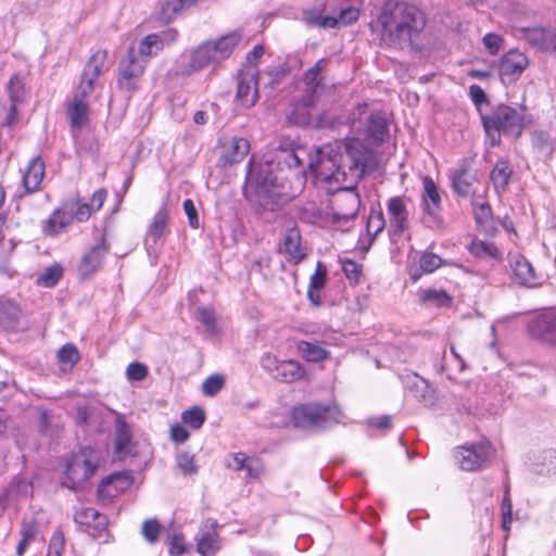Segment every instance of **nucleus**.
Returning a JSON list of instances; mask_svg holds the SVG:
<instances>
[{
  "mask_svg": "<svg viewBox=\"0 0 556 556\" xmlns=\"http://www.w3.org/2000/svg\"><path fill=\"white\" fill-rule=\"evenodd\" d=\"M371 152L356 138L327 144L309 157L308 169L318 181L336 190L331 201L334 223L356 217L361 200L354 187L365 173Z\"/></svg>",
  "mask_w": 556,
  "mask_h": 556,
  "instance_id": "1",
  "label": "nucleus"
},
{
  "mask_svg": "<svg viewBox=\"0 0 556 556\" xmlns=\"http://www.w3.org/2000/svg\"><path fill=\"white\" fill-rule=\"evenodd\" d=\"M382 35L390 41H409L415 34L425 27L422 13L412 4L395 3L390 10H384L380 16Z\"/></svg>",
  "mask_w": 556,
  "mask_h": 556,
  "instance_id": "2",
  "label": "nucleus"
},
{
  "mask_svg": "<svg viewBox=\"0 0 556 556\" xmlns=\"http://www.w3.org/2000/svg\"><path fill=\"white\" fill-rule=\"evenodd\" d=\"M241 39L242 35L239 31H231L216 40L200 43L188 52V63L182 74L190 75L228 59Z\"/></svg>",
  "mask_w": 556,
  "mask_h": 556,
  "instance_id": "3",
  "label": "nucleus"
},
{
  "mask_svg": "<svg viewBox=\"0 0 556 556\" xmlns=\"http://www.w3.org/2000/svg\"><path fill=\"white\" fill-rule=\"evenodd\" d=\"M248 185L254 188L257 202L264 207L274 206L281 199L288 198L285 192L283 178L274 172L269 160L250 165Z\"/></svg>",
  "mask_w": 556,
  "mask_h": 556,
  "instance_id": "4",
  "label": "nucleus"
},
{
  "mask_svg": "<svg viewBox=\"0 0 556 556\" xmlns=\"http://www.w3.org/2000/svg\"><path fill=\"white\" fill-rule=\"evenodd\" d=\"M482 122L492 144H495L501 132L514 138L519 137L531 119L522 105H500L491 114L483 116Z\"/></svg>",
  "mask_w": 556,
  "mask_h": 556,
  "instance_id": "5",
  "label": "nucleus"
},
{
  "mask_svg": "<svg viewBox=\"0 0 556 556\" xmlns=\"http://www.w3.org/2000/svg\"><path fill=\"white\" fill-rule=\"evenodd\" d=\"M102 463L101 454L91 447L73 453L66 462L62 484L71 490L84 488Z\"/></svg>",
  "mask_w": 556,
  "mask_h": 556,
  "instance_id": "6",
  "label": "nucleus"
},
{
  "mask_svg": "<svg viewBox=\"0 0 556 556\" xmlns=\"http://www.w3.org/2000/svg\"><path fill=\"white\" fill-rule=\"evenodd\" d=\"M343 413L336 403H307L292 409L294 425L303 429L327 428L339 424Z\"/></svg>",
  "mask_w": 556,
  "mask_h": 556,
  "instance_id": "7",
  "label": "nucleus"
},
{
  "mask_svg": "<svg viewBox=\"0 0 556 556\" xmlns=\"http://www.w3.org/2000/svg\"><path fill=\"white\" fill-rule=\"evenodd\" d=\"M261 366L275 380L287 383L298 381L305 375V370L299 362L292 359L280 361L270 353H265L261 357Z\"/></svg>",
  "mask_w": 556,
  "mask_h": 556,
  "instance_id": "8",
  "label": "nucleus"
},
{
  "mask_svg": "<svg viewBox=\"0 0 556 556\" xmlns=\"http://www.w3.org/2000/svg\"><path fill=\"white\" fill-rule=\"evenodd\" d=\"M492 456L493 447L486 441L460 446L455 453L457 464L466 471H475L482 468Z\"/></svg>",
  "mask_w": 556,
  "mask_h": 556,
  "instance_id": "9",
  "label": "nucleus"
},
{
  "mask_svg": "<svg viewBox=\"0 0 556 556\" xmlns=\"http://www.w3.org/2000/svg\"><path fill=\"white\" fill-rule=\"evenodd\" d=\"M217 520L207 518L202 522L194 536L195 549L201 556H215L223 546Z\"/></svg>",
  "mask_w": 556,
  "mask_h": 556,
  "instance_id": "10",
  "label": "nucleus"
},
{
  "mask_svg": "<svg viewBox=\"0 0 556 556\" xmlns=\"http://www.w3.org/2000/svg\"><path fill=\"white\" fill-rule=\"evenodd\" d=\"M421 208L426 224L438 226L441 223V197L433 179L429 176L422 178Z\"/></svg>",
  "mask_w": 556,
  "mask_h": 556,
  "instance_id": "11",
  "label": "nucleus"
},
{
  "mask_svg": "<svg viewBox=\"0 0 556 556\" xmlns=\"http://www.w3.org/2000/svg\"><path fill=\"white\" fill-rule=\"evenodd\" d=\"M258 70L248 66L238 75L237 100L244 108H251L258 98Z\"/></svg>",
  "mask_w": 556,
  "mask_h": 556,
  "instance_id": "12",
  "label": "nucleus"
},
{
  "mask_svg": "<svg viewBox=\"0 0 556 556\" xmlns=\"http://www.w3.org/2000/svg\"><path fill=\"white\" fill-rule=\"evenodd\" d=\"M409 199L392 197L387 201V214L393 235H402L409 228Z\"/></svg>",
  "mask_w": 556,
  "mask_h": 556,
  "instance_id": "13",
  "label": "nucleus"
},
{
  "mask_svg": "<svg viewBox=\"0 0 556 556\" xmlns=\"http://www.w3.org/2000/svg\"><path fill=\"white\" fill-rule=\"evenodd\" d=\"M144 68L146 61L137 59L134 51L130 49L127 56L119 63V87L127 91L135 90Z\"/></svg>",
  "mask_w": 556,
  "mask_h": 556,
  "instance_id": "14",
  "label": "nucleus"
},
{
  "mask_svg": "<svg viewBox=\"0 0 556 556\" xmlns=\"http://www.w3.org/2000/svg\"><path fill=\"white\" fill-rule=\"evenodd\" d=\"M109 250L110 245L104 238H101L96 244L90 247L83 255L77 267L79 277L88 278L98 271Z\"/></svg>",
  "mask_w": 556,
  "mask_h": 556,
  "instance_id": "15",
  "label": "nucleus"
},
{
  "mask_svg": "<svg viewBox=\"0 0 556 556\" xmlns=\"http://www.w3.org/2000/svg\"><path fill=\"white\" fill-rule=\"evenodd\" d=\"M528 330L532 338L542 342L553 343L556 330V312L551 308L539 313L529 323Z\"/></svg>",
  "mask_w": 556,
  "mask_h": 556,
  "instance_id": "16",
  "label": "nucleus"
},
{
  "mask_svg": "<svg viewBox=\"0 0 556 556\" xmlns=\"http://www.w3.org/2000/svg\"><path fill=\"white\" fill-rule=\"evenodd\" d=\"M509 265L513 279L516 283L527 288H535L541 285V277L535 273L532 264L523 255H510Z\"/></svg>",
  "mask_w": 556,
  "mask_h": 556,
  "instance_id": "17",
  "label": "nucleus"
},
{
  "mask_svg": "<svg viewBox=\"0 0 556 556\" xmlns=\"http://www.w3.org/2000/svg\"><path fill=\"white\" fill-rule=\"evenodd\" d=\"M529 62L527 56L517 51L510 50L501 58L498 73L503 83L515 81L527 68Z\"/></svg>",
  "mask_w": 556,
  "mask_h": 556,
  "instance_id": "18",
  "label": "nucleus"
},
{
  "mask_svg": "<svg viewBox=\"0 0 556 556\" xmlns=\"http://www.w3.org/2000/svg\"><path fill=\"white\" fill-rule=\"evenodd\" d=\"M74 222L73 205L63 202L53 213L42 223V231L47 236H58L64 231Z\"/></svg>",
  "mask_w": 556,
  "mask_h": 556,
  "instance_id": "19",
  "label": "nucleus"
},
{
  "mask_svg": "<svg viewBox=\"0 0 556 556\" xmlns=\"http://www.w3.org/2000/svg\"><path fill=\"white\" fill-rule=\"evenodd\" d=\"M177 34L173 30L162 31L160 34H149L142 38L138 45V53L146 59L157 55L166 45L176 40Z\"/></svg>",
  "mask_w": 556,
  "mask_h": 556,
  "instance_id": "20",
  "label": "nucleus"
},
{
  "mask_svg": "<svg viewBox=\"0 0 556 556\" xmlns=\"http://www.w3.org/2000/svg\"><path fill=\"white\" fill-rule=\"evenodd\" d=\"M250 151V142L241 137H231L222 142L219 161L224 165L241 162Z\"/></svg>",
  "mask_w": 556,
  "mask_h": 556,
  "instance_id": "21",
  "label": "nucleus"
},
{
  "mask_svg": "<svg viewBox=\"0 0 556 556\" xmlns=\"http://www.w3.org/2000/svg\"><path fill=\"white\" fill-rule=\"evenodd\" d=\"M359 12L353 7L340 11L338 16L311 15L307 18L308 24L323 28L344 27L357 21Z\"/></svg>",
  "mask_w": 556,
  "mask_h": 556,
  "instance_id": "22",
  "label": "nucleus"
},
{
  "mask_svg": "<svg viewBox=\"0 0 556 556\" xmlns=\"http://www.w3.org/2000/svg\"><path fill=\"white\" fill-rule=\"evenodd\" d=\"M45 177V163L40 157H33L22 170V185L25 193H34Z\"/></svg>",
  "mask_w": 556,
  "mask_h": 556,
  "instance_id": "23",
  "label": "nucleus"
},
{
  "mask_svg": "<svg viewBox=\"0 0 556 556\" xmlns=\"http://www.w3.org/2000/svg\"><path fill=\"white\" fill-rule=\"evenodd\" d=\"M167 218L168 212L165 206L161 207L155 213L144 239V244L148 251L153 250L157 245L159 240L166 233Z\"/></svg>",
  "mask_w": 556,
  "mask_h": 556,
  "instance_id": "24",
  "label": "nucleus"
},
{
  "mask_svg": "<svg viewBox=\"0 0 556 556\" xmlns=\"http://www.w3.org/2000/svg\"><path fill=\"white\" fill-rule=\"evenodd\" d=\"M67 116L74 131L87 126L89 123V101L73 99L67 106Z\"/></svg>",
  "mask_w": 556,
  "mask_h": 556,
  "instance_id": "25",
  "label": "nucleus"
},
{
  "mask_svg": "<svg viewBox=\"0 0 556 556\" xmlns=\"http://www.w3.org/2000/svg\"><path fill=\"white\" fill-rule=\"evenodd\" d=\"M283 252L288 261L300 263L305 256V249L301 245V236L296 228L288 229L283 239Z\"/></svg>",
  "mask_w": 556,
  "mask_h": 556,
  "instance_id": "26",
  "label": "nucleus"
},
{
  "mask_svg": "<svg viewBox=\"0 0 556 556\" xmlns=\"http://www.w3.org/2000/svg\"><path fill=\"white\" fill-rule=\"evenodd\" d=\"M108 68V51L98 50L85 65L81 75L97 83L99 76Z\"/></svg>",
  "mask_w": 556,
  "mask_h": 556,
  "instance_id": "27",
  "label": "nucleus"
},
{
  "mask_svg": "<svg viewBox=\"0 0 556 556\" xmlns=\"http://www.w3.org/2000/svg\"><path fill=\"white\" fill-rule=\"evenodd\" d=\"M198 1L199 0H162L159 16L163 22L168 23Z\"/></svg>",
  "mask_w": 556,
  "mask_h": 556,
  "instance_id": "28",
  "label": "nucleus"
},
{
  "mask_svg": "<svg viewBox=\"0 0 556 556\" xmlns=\"http://www.w3.org/2000/svg\"><path fill=\"white\" fill-rule=\"evenodd\" d=\"M7 90L11 101L8 123L11 124L16 115V105L25 99V86L22 78L13 75L8 83Z\"/></svg>",
  "mask_w": 556,
  "mask_h": 556,
  "instance_id": "29",
  "label": "nucleus"
},
{
  "mask_svg": "<svg viewBox=\"0 0 556 556\" xmlns=\"http://www.w3.org/2000/svg\"><path fill=\"white\" fill-rule=\"evenodd\" d=\"M307 152L302 147L293 149H280L276 153L277 165L285 164L288 168H299L302 166Z\"/></svg>",
  "mask_w": 556,
  "mask_h": 556,
  "instance_id": "30",
  "label": "nucleus"
},
{
  "mask_svg": "<svg viewBox=\"0 0 556 556\" xmlns=\"http://www.w3.org/2000/svg\"><path fill=\"white\" fill-rule=\"evenodd\" d=\"M21 316L22 311L14 301L0 299V325L2 327L14 328Z\"/></svg>",
  "mask_w": 556,
  "mask_h": 556,
  "instance_id": "31",
  "label": "nucleus"
},
{
  "mask_svg": "<svg viewBox=\"0 0 556 556\" xmlns=\"http://www.w3.org/2000/svg\"><path fill=\"white\" fill-rule=\"evenodd\" d=\"M129 477L127 475L114 473L102 479L98 486V492L101 495L113 497L119 490L129 485Z\"/></svg>",
  "mask_w": 556,
  "mask_h": 556,
  "instance_id": "32",
  "label": "nucleus"
},
{
  "mask_svg": "<svg viewBox=\"0 0 556 556\" xmlns=\"http://www.w3.org/2000/svg\"><path fill=\"white\" fill-rule=\"evenodd\" d=\"M513 168L505 160H500L491 172V181L495 190L500 193L505 191L509 184Z\"/></svg>",
  "mask_w": 556,
  "mask_h": 556,
  "instance_id": "33",
  "label": "nucleus"
},
{
  "mask_svg": "<svg viewBox=\"0 0 556 556\" xmlns=\"http://www.w3.org/2000/svg\"><path fill=\"white\" fill-rule=\"evenodd\" d=\"M296 349L300 355L307 362L317 363L330 356L329 351L315 342L300 341Z\"/></svg>",
  "mask_w": 556,
  "mask_h": 556,
  "instance_id": "34",
  "label": "nucleus"
},
{
  "mask_svg": "<svg viewBox=\"0 0 556 556\" xmlns=\"http://www.w3.org/2000/svg\"><path fill=\"white\" fill-rule=\"evenodd\" d=\"M388 131L387 119L383 113L376 112L370 114L367 125V136L376 142H381Z\"/></svg>",
  "mask_w": 556,
  "mask_h": 556,
  "instance_id": "35",
  "label": "nucleus"
},
{
  "mask_svg": "<svg viewBox=\"0 0 556 556\" xmlns=\"http://www.w3.org/2000/svg\"><path fill=\"white\" fill-rule=\"evenodd\" d=\"M553 37L554 34L543 27L535 26L525 29V39L541 50L547 49L549 47Z\"/></svg>",
  "mask_w": 556,
  "mask_h": 556,
  "instance_id": "36",
  "label": "nucleus"
},
{
  "mask_svg": "<svg viewBox=\"0 0 556 556\" xmlns=\"http://www.w3.org/2000/svg\"><path fill=\"white\" fill-rule=\"evenodd\" d=\"M468 249L470 254L482 260H500L502 256L497 248L488 241L475 239Z\"/></svg>",
  "mask_w": 556,
  "mask_h": 556,
  "instance_id": "37",
  "label": "nucleus"
},
{
  "mask_svg": "<svg viewBox=\"0 0 556 556\" xmlns=\"http://www.w3.org/2000/svg\"><path fill=\"white\" fill-rule=\"evenodd\" d=\"M475 180V176L471 175L465 167L458 168L453 176L454 190L463 197L469 194L470 187Z\"/></svg>",
  "mask_w": 556,
  "mask_h": 556,
  "instance_id": "38",
  "label": "nucleus"
},
{
  "mask_svg": "<svg viewBox=\"0 0 556 556\" xmlns=\"http://www.w3.org/2000/svg\"><path fill=\"white\" fill-rule=\"evenodd\" d=\"M419 298L422 302H428L434 306H448L452 298L442 289H427L420 292Z\"/></svg>",
  "mask_w": 556,
  "mask_h": 556,
  "instance_id": "39",
  "label": "nucleus"
},
{
  "mask_svg": "<svg viewBox=\"0 0 556 556\" xmlns=\"http://www.w3.org/2000/svg\"><path fill=\"white\" fill-rule=\"evenodd\" d=\"M130 438L127 425L124 421H118L116 424L115 450L119 457L126 455Z\"/></svg>",
  "mask_w": 556,
  "mask_h": 556,
  "instance_id": "40",
  "label": "nucleus"
},
{
  "mask_svg": "<svg viewBox=\"0 0 556 556\" xmlns=\"http://www.w3.org/2000/svg\"><path fill=\"white\" fill-rule=\"evenodd\" d=\"M141 534L151 545L159 541L161 534V525L155 518L147 519L142 522Z\"/></svg>",
  "mask_w": 556,
  "mask_h": 556,
  "instance_id": "41",
  "label": "nucleus"
},
{
  "mask_svg": "<svg viewBox=\"0 0 556 556\" xmlns=\"http://www.w3.org/2000/svg\"><path fill=\"white\" fill-rule=\"evenodd\" d=\"M477 224L485 231L492 228V212L486 203L479 204L473 208Z\"/></svg>",
  "mask_w": 556,
  "mask_h": 556,
  "instance_id": "42",
  "label": "nucleus"
},
{
  "mask_svg": "<svg viewBox=\"0 0 556 556\" xmlns=\"http://www.w3.org/2000/svg\"><path fill=\"white\" fill-rule=\"evenodd\" d=\"M62 277V268L59 265H53L48 268L38 277V285L51 288L58 283Z\"/></svg>",
  "mask_w": 556,
  "mask_h": 556,
  "instance_id": "43",
  "label": "nucleus"
},
{
  "mask_svg": "<svg viewBox=\"0 0 556 556\" xmlns=\"http://www.w3.org/2000/svg\"><path fill=\"white\" fill-rule=\"evenodd\" d=\"M181 419L191 428L199 429L205 421V413L202 408L193 407L191 409L185 410L181 414Z\"/></svg>",
  "mask_w": 556,
  "mask_h": 556,
  "instance_id": "44",
  "label": "nucleus"
},
{
  "mask_svg": "<svg viewBox=\"0 0 556 556\" xmlns=\"http://www.w3.org/2000/svg\"><path fill=\"white\" fill-rule=\"evenodd\" d=\"M176 466L186 476L198 472L194 456L187 452H181L176 456Z\"/></svg>",
  "mask_w": 556,
  "mask_h": 556,
  "instance_id": "45",
  "label": "nucleus"
},
{
  "mask_svg": "<svg viewBox=\"0 0 556 556\" xmlns=\"http://www.w3.org/2000/svg\"><path fill=\"white\" fill-rule=\"evenodd\" d=\"M198 320L206 328L208 333H216V318L214 311L210 307H199L198 308Z\"/></svg>",
  "mask_w": 556,
  "mask_h": 556,
  "instance_id": "46",
  "label": "nucleus"
},
{
  "mask_svg": "<svg viewBox=\"0 0 556 556\" xmlns=\"http://www.w3.org/2000/svg\"><path fill=\"white\" fill-rule=\"evenodd\" d=\"M225 378L222 375H212L202 383V392L207 396L216 395L224 387Z\"/></svg>",
  "mask_w": 556,
  "mask_h": 556,
  "instance_id": "47",
  "label": "nucleus"
},
{
  "mask_svg": "<svg viewBox=\"0 0 556 556\" xmlns=\"http://www.w3.org/2000/svg\"><path fill=\"white\" fill-rule=\"evenodd\" d=\"M73 205L74 220L85 222L91 216L93 208L88 203H81L78 199L65 201Z\"/></svg>",
  "mask_w": 556,
  "mask_h": 556,
  "instance_id": "48",
  "label": "nucleus"
},
{
  "mask_svg": "<svg viewBox=\"0 0 556 556\" xmlns=\"http://www.w3.org/2000/svg\"><path fill=\"white\" fill-rule=\"evenodd\" d=\"M58 357L61 364L68 365L70 367H73L79 361L78 351L73 344L62 346Z\"/></svg>",
  "mask_w": 556,
  "mask_h": 556,
  "instance_id": "49",
  "label": "nucleus"
},
{
  "mask_svg": "<svg viewBox=\"0 0 556 556\" xmlns=\"http://www.w3.org/2000/svg\"><path fill=\"white\" fill-rule=\"evenodd\" d=\"M64 545V534L60 529H56L51 536L47 556H61Z\"/></svg>",
  "mask_w": 556,
  "mask_h": 556,
  "instance_id": "50",
  "label": "nucleus"
},
{
  "mask_svg": "<svg viewBox=\"0 0 556 556\" xmlns=\"http://www.w3.org/2000/svg\"><path fill=\"white\" fill-rule=\"evenodd\" d=\"M442 258L434 253H424L420 256V268L425 273H432L442 265Z\"/></svg>",
  "mask_w": 556,
  "mask_h": 556,
  "instance_id": "51",
  "label": "nucleus"
},
{
  "mask_svg": "<svg viewBox=\"0 0 556 556\" xmlns=\"http://www.w3.org/2000/svg\"><path fill=\"white\" fill-rule=\"evenodd\" d=\"M148 376V367L142 363H130L126 369V377L129 381H142Z\"/></svg>",
  "mask_w": 556,
  "mask_h": 556,
  "instance_id": "52",
  "label": "nucleus"
},
{
  "mask_svg": "<svg viewBox=\"0 0 556 556\" xmlns=\"http://www.w3.org/2000/svg\"><path fill=\"white\" fill-rule=\"evenodd\" d=\"M94 87H96V83L93 80L88 79L81 75L78 87L76 89V92H75V96L73 99H78L80 101H88V97L93 92Z\"/></svg>",
  "mask_w": 556,
  "mask_h": 556,
  "instance_id": "53",
  "label": "nucleus"
},
{
  "mask_svg": "<svg viewBox=\"0 0 556 556\" xmlns=\"http://www.w3.org/2000/svg\"><path fill=\"white\" fill-rule=\"evenodd\" d=\"M169 555L180 556L186 552L185 536L181 532H174L168 538Z\"/></svg>",
  "mask_w": 556,
  "mask_h": 556,
  "instance_id": "54",
  "label": "nucleus"
},
{
  "mask_svg": "<svg viewBox=\"0 0 556 556\" xmlns=\"http://www.w3.org/2000/svg\"><path fill=\"white\" fill-rule=\"evenodd\" d=\"M327 280V267L321 262L316 265L315 273L309 278V287L321 289Z\"/></svg>",
  "mask_w": 556,
  "mask_h": 556,
  "instance_id": "55",
  "label": "nucleus"
},
{
  "mask_svg": "<svg viewBox=\"0 0 556 556\" xmlns=\"http://www.w3.org/2000/svg\"><path fill=\"white\" fill-rule=\"evenodd\" d=\"M37 533H38V525H37L36 520L29 519V520L23 521L21 531H20L21 539L30 543L34 541Z\"/></svg>",
  "mask_w": 556,
  "mask_h": 556,
  "instance_id": "56",
  "label": "nucleus"
},
{
  "mask_svg": "<svg viewBox=\"0 0 556 556\" xmlns=\"http://www.w3.org/2000/svg\"><path fill=\"white\" fill-rule=\"evenodd\" d=\"M244 470H247V476L249 478L257 479L264 472V464L258 458L249 457Z\"/></svg>",
  "mask_w": 556,
  "mask_h": 556,
  "instance_id": "57",
  "label": "nucleus"
},
{
  "mask_svg": "<svg viewBox=\"0 0 556 556\" xmlns=\"http://www.w3.org/2000/svg\"><path fill=\"white\" fill-rule=\"evenodd\" d=\"M248 459L249 457L243 453H233L226 458V466L236 471L243 470Z\"/></svg>",
  "mask_w": 556,
  "mask_h": 556,
  "instance_id": "58",
  "label": "nucleus"
},
{
  "mask_svg": "<svg viewBox=\"0 0 556 556\" xmlns=\"http://www.w3.org/2000/svg\"><path fill=\"white\" fill-rule=\"evenodd\" d=\"M482 41H483L485 49L491 54H496L498 52V50L501 49L503 38L497 34L489 33L483 37Z\"/></svg>",
  "mask_w": 556,
  "mask_h": 556,
  "instance_id": "59",
  "label": "nucleus"
},
{
  "mask_svg": "<svg viewBox=\"0 0 556 556\" xmlns=\"http://www.w3.org/2000/svg\"><path fill=\"white\" fill-rule=\"evenodd\" d=\"M325 64H326V60L321 59V60L317 61L316 64L305 73L304 80L307 86H309V87L316 86L319 73L324 68Z\"/></svg>",
  "mask_w": 556,
  "mask_h": 556,
  "instance_id": "60",
  "label": "nucleus"
},
{
  "mask_svg": "<svg viewBox=\"0 0 556 556\" xmlns=\"http://www.w3.org/2000/svg\"><path fill=\"white\" fill-rule=\"evenodd\" d=\"M386 226V220L381 213L370 215L367 222V231L375 236L382 231Z\"/></svg>",
  "mask_w": 556,
  "mask_h": 556,
  "instance_id": "61",
  "label": "nucleus"
},
{
  "mask_svg": "<svg viewBox=\"0 0 556 556\" xmlns=\"http://www.w3.org/2000/svg\"><path fill=\"white\" fill-rule=\"evenodd\" d=\"M184 211L188 217L190 227L194 229L199 228L198 212L192 200L187 199L184 201Z\"/></svg>",
  "mask_w": 556,
  "mask_h": 556,
  "instance_id": "62",
  "label": "nucleus"
},
{
  "mask_svg": "<svg viewBox=\"0 0 556 556\" xmlns=\"http://www.w3.org/2000/svg\"><path fill=\"white\" fill-rule=\"evenodd\" d=\"M76 518L79 522L89 525L91 520L96 521L97 519L101 518V515L97 509L87 507L78 513Z\"/></svg>",
  "mask_w": 556,
  "mask_h": 556,
  "instance_id": "63",
  "label": "nucleus"
},
{
  "mask_svg": "<svg viewBox=\"0 0 556 556\" xmlns=\"http://www.w3.org/2000/svg\"><path fill=\"white\" fill-rule=\"evenodd\" d=\"M469 96L476 105H481L488 101L484 90L478 85H471L469 87Z\"/></svg>",
  "mask_w": 556,
  "mask_h": 556,
  "instance_id": "64",
  "label": "nucleus"
}]
</instances>
